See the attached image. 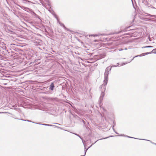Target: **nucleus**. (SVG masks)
Returning a JSON list of instances; mask_svg holds the SVG:
<instances>
[{"instance_id": "1", "label": "nucleus", "mask_w": 156, "mask_h": 156, "mask_svg": "<svg viewBox=\"0 0 156 156\" xmlns=\"http://www.w3.org/2000/svg\"><path fill=\"white\" fill-rule=\"evenodd\" d=\"M108 78L107 76H105V80H104V84L105 85L107 84L108 81Z\"/></svg>"}, {"instance_id": "2", "label": "nucleus", "mask_w": 156, "mask_h": 156, "mask_svg": "<svg viewBox=\"0 0 156 156\" xmlns=\"http://www.w3.org/2000/svg\"><path fill=\"white\" fill-rule=\"evenodd\" d=\"M54 87V83H52L51 84L50 86V89L51 90H53Z\"/></svg>"}, {"instance_id": "3", "label": "nucleus", "mask_w": 156, "mask_h": 156, "mask_svg": "<svg viewBox=\"0 0 156 156\" xmlns=\"http://www.w3.org/2000/svg\"><path fill=\"white\" fill-rule=\"evenodd\" d=\"M152 47L151 46H147L145 47Z\"/></svg>"}, {"instance_id": "4", "label": "nucleus", "mask_w": 156, "mask_h": 156, "mask_svg": "<svg viewBox=\"0 0 156 156\" xmlns=\"http://www.w3.org/2000/svg\"><path fill=\"white\" fill-rule=\"evenodd\" d=\"M148 54V53H146V54Z\"/></svg>"}]
</instances>
